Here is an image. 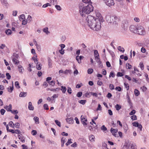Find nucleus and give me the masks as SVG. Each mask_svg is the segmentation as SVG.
<instances>
[{
  "instance_id": "obj_47",
  "label": "nucleus",
  "mask_w": 149,
  "mask_h": 149,
  "mask_svg": "<svg viewBox=\"0 0 149 149\" xmlns=\"http://www.w3.org/2000/svg\"><path fill=\"white\" fill-rule=\"evenodd\" d=\"M43 107L44 109L48 110L49 109V108L48 107V105L47 104H45L43 105Z\"/></svg>"
},
{
  "instance_id": "obj_16",
  "label": "nucleus",
  "mask_w": 149,
  "mask_h": 149,
  "mask_svg": "<svg viewBox=\"0 0 149 149\" xmlns=\"http://www.w3.org/2000/svg\"><path fill=\"white\" fill-rule=\"evenodd\" d=\"M82 116H81V122L84 125H87L86 122L87 121V119L86 118L83 117L82 118Z\"/></svg>"
},
{
  "instance_id": "obj_38",
  "label": "nucleus",
  "mask_w": 149,
  "mask_h": 149,
  "mask_svg": "<svg viewBox=\"0 0 149 149\" xmlns=\"http://www.w3.org/2000/svg\"><path fill=\"white\" fill-rule=\"evenodd\" d=\"M15 86H16V87L17 88H20V87L19 86V82L17 81L15 82Z\"/></svg>"
},
{
  "instance_id": "obj_30",
  "label": "nucleus",
  "mask_w": 149,
  "mask_h": 149,
  "mask_svg": "<svg viewBox=\"0 0 149 149\" xmlns=\"http://www.w3.org/2000/svg\"><path fill=\"white\" fill-rule=\"evenodd\" d=\"M33 120L36 123L38 124L39 123V118L38 117L35 116L33 118Z\"/></svg>"
},
{
  "instance_id": "obj_62",
  "label": "nucleus",
  "mask_w": 149,
  "mask_h": 149,
  "mask_svg": "<svg viewBox=\"0 0 149 149\" xmlns=\"http://www.w3.org/2000/svg\"><path fill=\"white\" fill-rule=\"evenodd\" d=\"M6 111L3 109H1L0 110V112L1 115H3L5 113Z\"/></svg>"
},
{
  "instance_id": "obj_27",
  "label": "nucleus",
  "mask_w": 149,
  "mask_h": 149,
  "mask_svg": "<svg viewBox=\"0 0 149 149\" xmlns=\"http://www.w3.org/2000/svg\"><path fill=\"white\" fill-rule=\"evenodd\" d=\"M43 31L47 35L50 33V32L48 31V28L47 27H46L43 29Z\"/></svg>"
},
{
  "instance_id": "obj_41",
  "label": "nucleus",
  "mask_w": 149,
  "mask_h": 149,
  "mask_svg": "<svg viewBox=\"0 0 149 149\" xmlns=\"http://www.w3.org/2000/svg\"><path fill=\"white\" fill-rule=\"evenodd\" d=\"M126 97H127V101L129 103H130L131 102V100H130V96H129V95H128V93H127V94Z\"/></svg>"
},
{
  "instance_id": "obj_24",
  "label": "nucleus",
  "mask_w": 149,
  "mask_h": 149,
  "mask_svg": "<svg viewBox=\"0 0 149 149\" xmlns=\"http://www.w3.org/2000/svg\"><path fill=\"white\" fill-rule=\"evenodd\" d=\"M13 82L12 86V87H11V86L9 87L8 88H7L8 91L10 93H11L12 92V91L13 90Z\"/></svg>"
},
{
  "instance_id": "obj_3",
  "label": "nucleus",
  "mask_w": 149,
  "mask_h": 149,
  "mask_svg": "<svg viewBox=\"0 0 149 149\" xmlns=\"http://www.w3.org/2000/svg\"><path fill=\"white\" fill-rule=\"evenodd\" d=\"M105 19L108 23H112L114 25L118 24L119 21V19L116 16H111L109 15H106Z\"/></svg>"
},
{
  "instance_id": "obj_58",
  "label": "nucleus",
  "mask_w": 149,
  "mask_h": 149,
  "mask_svg": "<svg viewBox=\"0 0 149 149\" xmlns=\"http://www.w3.org/2000/svg\"><path fill=\"white\" fill-rule=\"evenodd\" d=\"M123 75V74L122 73L118 72L117 73V76L118 77H122Z\"/></svg>"
},
{
  "instance_id": "obj_34",
  "label": "nucleus",
  "mask_w": 149,
  "mask_h": 149,
  "mask_svg": "<svg viewBox=\"0 0 149 149\" xmlns=\"http://www.w3.org/2000/svg\"><path fill=\"white\" fill-rule=\"evenodd\" d=\"M118 49L119 51L121 52H124L125 51V49L124 48L121 47V46H118Z\"/></svg>"
},
{
  "instance_id": "obj_13",
  "label": "nucleus",
  "mask_w": 149,
  "mask_h": 149,
  "mask_svg": "<svg viewBox=\"0 0 149 149\" xmlns=\"http://www.w3.org/2000/svg\"><path fill=\"white\" fill-rule=\"evenodd\" d=\"M28 108L30 110L33 111L34 110V107L32 106V103L31 102H29Z\"/></svg>"
},
{
  "instance_id": "obj_46",
  "label": "nucleus",
  "mask_w": 149,
  "mask_h": 149,
  "mask_svg": "<svg viewBox=\"0 0 149 149\" xmlns=\"http://www.w3.org/2000/svg\"><path fill=\"white\" fill-rule=\"evenodd\" d=\"M9 125L12 127H14V124L12 121H10L9 123Z\"/></svg>"
},
{
  "instance_id": "obj_43",
  "label": "nucleus",
  "mask_w": 149,
  "mask_h": 149,
  "mask_svg": "<svg viewBox=\"0 0 149 149\" xmlns=\"http://www.w3.org/2000/svg\"><path fill=\"white\" fill-rule=\"evenodd\" d=\"M139 65L141 69L142 70H143L144 68V66L143 63L142 62H140L139 63Z\"/></svg>"
},
{
  "instance_id": "obj_31",
  "label": "nucleus",
  "mask_w": 149,
  "mask_h": 149,
  "mask_svg": "<svg viewBox=\"0 0 149 149\" xmlns=\"http://www.w3.org/2000/svg\"><path fill=\"white\" fill-rule=\"evenodd\" d=\"M42 64L40 63L38 64H37L36 65V68L38 70H40L42 68Z\"/></svg>"
},
{
  "instance_id": "obj_44",
  "label": "nucleus",
  "mask_w": 149,
  "mask_h": 149,
  "mask_svg": "<svg viewBox=\"0 0 149 149\" xmlns=\"http://www.w3.org/2000/svg\"><path fill=\"white\" fill-rule=\"evenodd\" d=\"M115 76L114 73L113 72H110L109 75V77H114Z\"/></svg>"
},
{
  "instance_id": "obj_45",
  "label": "nucleus",
  "mask_w": 149,
  "mask_h": 149,
  "mask_svg": "<svg viewBox=\"0 0 149 149\" xmlns=\"http://www.w3.org/2000/svg\"><path fill=\"white\" fill-rule=\"evenodd\" d=\"M20 125V124L19 123H16L14 124V125L15 126V128L18 129L19 128Z\"/></svg>"
},
{
  "instance_id": "obj_18",
  "label": "nucleus",
  "mask_w": 149,
  "mask_h": 149,
  "mask_svg": "<svg viewBox=\"0 0 149 149\" xmlns=\"http://www.w3.org/2000/svg\"><path fill=\"white\" fill-rule=\"evenodd\" d=\"M12 61L13 63L15 64L18 65L19 63V61L15 58H13Z\"/></svg>"
},
{
  "instance_id": "obj_57",
  "label": "nucleus",
  "mask_w": 149,
  "mask_h": 149,
  "mask_svg": "<svg viewBox=\"0 0 149 149\" xmlns=\"http://www.w3.org/2000/svg\"><path fill=\"white\" fill-rule=\"evenodd\" d=\"M115 90L116 91H121L122 89L120 87L117 86L115 88Z\"/></svg>"
},
{
  "instance_id": "obj_64",
  "label": "nucleus",
  "mask_w": 149,
  "mask_h": 149,
  "mask_svg": "<svg viewBox=\"0 0 149 149\" xmlns=\"http://www.w3.org/2000/svg\"><path fill=\"white\" fill-rule=\"evenodd\" d=\"M27 20H25L24 19L22 20V24L23 25H25L27 24Z\"/></svg>"
},
{
  "instance_id": "obj_63",
  "label": "nucleus",
  "mask_w": 149,
  "mask_h": 149,
  "mask_svg": "<svg viewBox=\"0 0 149 149\" xmlns=\"http://www.w3.org/2000/svg\"><path fill=\"white\" fill-rule=\"evenodd\" d=\"M17 13V11L16 10L13 11V15L14 16H16Z\"/></svg>"
},
{
  "instance_id": "obj_23",
  "label": "nucleus",
  "mask_w": 149,
  "mask_h": 149,
  "mask_svg": "<svg viewBox=\"0 0 149 149\" xmlns=\"http://www.w3.org/2000/svg\"><path fill=\"white\" fill-rule=\"evenodd\" d=\"M5 108L6 109L7 111H11L12 110V105L11 104H10L9 106L5 107Z\"/></svg>"
},
{
  "instance_id": "obj_54",
  "label": "nucleus",
  "mask_w": 149,
  "mask_h": 149,
  "mask_svg": "<svg viewBox=\"0 0 149 149\" xmlns=\"http://www.w3.org/2000/svg\"><path fill=\"white\" fill-rule=\"evenodd\" d=\"M59 52L62 55L63 54L65 53L64 50L62 49H61L60 50H59Z\"/></svg>"
},
{
  "instance_id": "obj_60",
  "label": "nucleus",
  "mask_w": 149,
  "mask_h": 149,
  "mask_svg": "<svg viewBox=\"0 0 149 149\" xmlns=\"http://www.w3.org/2000/svg\"><path fill=\"white\" fill-rule=\"evenodd\" d=\"M71 71V70H65L64 71V74H67L68 73H70Z\"/></svg>"
},
{
  "instance_id": "obj_61",
  "label": "nucleus",
  "mask_w": 149,
  "mask_h": 149,
  "mask_svg": "<svg viewBox=\"0 0 149 149\" xmlns=\"http://www.w3.org/2000/svg\"><path fill=\"white\" fill-rule=\"evenodd\" d=\"M109 88L112 90L114 89V86L112 84H110L109 85Z\"/></svg>"
},
{
  "instance_id": "obj_51",
  "label": "nucleus",
  "mask_w": 149,
  "mask_h": 149,
  "mask_svg": "<svg viewBox=\"0 0 149 149\" xmlns=\"http://www.w3.org/2000/svg\"><path fill=\"white\" fill-rule=\"evenodd\" d=\"M131 118L133 120H136L137 119L136 116L135 115L131 116Z\"/></svg>"
},
{
  "instance_id": "obj_25",
  "label": "nucleus",
  "mask_w": 149,
  "mask_h": 149,
  "mask_svg": "<svg viewBox=\"0 0 149 149\" xmlns=\"http://www.w3.org/2000/svg\"><path fill=\"white\" fill-rule=\"evenodd\" d=\"M134 93L136 96H138L140 95V93L139 90L135 89L134 91Z\"/></svg>"
},
{
  "instance_id": "obj_40",
  "label": "nucleus",
  "mask_w": 149,
  "mask_h": 149,
  "mask_svg": "<svg viewBox=\"0 0 149 149\" xmlns=\"http://www.w3.org/2000/svg\"><path fill=\"white\" fill-rule=\"evenodd\" d=\"M93 70L91 68H89L87 70V72L88 74H91L93 73Z\"/></svg>"
},
{
  "instance_id": "obj_36",
  "label": "nucleus",
  "mask_w": 149,
  "mask_h": 149,
  "mask_svg": "<svg viewBox=\"0 0 149 149\" xmlns=\"http://www.w3.org/2000/svg\"><path fill=\"white\" fill-rule=\"evenodd\" d=\"M115 108L117 111H119L121 108V106L118 104H116L115 106Z\"/></svg>"
},
{
  "instance_id": "obj_39",
  "label": "nucleus",
  "mask_w": 149,
  "mask_h": 149,
  "mask_svg": "<svg viewBox=\"0 0 149 149\" xmlns=\"http://www.w3.org/2000/svg\"><path fill=\"white\" fill-rule=\"evenodd\" d=\"M55 122L56 124L59 127H60L61 126V123L57 120H55Z\"/></svg>"
},
{
  "instance_id": "obj_35",
  "label": "nucleus",
  "mask_w": 149,
  "mask_h": 149,
  "mask_svg": "<svg viewBox=\"0 0 149 149\" xmlns=\"http://www.w3.org/2000/svg\"><path fill=\"white\" fill-rule=\"evenodd\" d=\"M78 102L82 105H84L86 103V100H79Z\"/></svg>"
},
{
  "instance_id": "obj_22",
  "label": "nucleus",
  "mask_w": 149,
  "mask_h": 149,
  "mask_svg": "<svg viewBox=\"0 0 149 149\" xmlns=\"http://www.w3.org/2000/svg\"><path fill=\"white\" fill-rule=\"evenodd\" d=\"M32 17L30 15H29L27 19V22L28 23H30L32 21Z\"/></svg>"
},
{
  "instance_id": "obj_2",
  "label": "nucleus",
  "mask_w": 149,
  "mask_h": 149,
  "mask_svg": "<svg viewBox=\"0 0 149 149\" xmlns=\"http://www.w3.org/2000/svg\"><path fill=\"white\" fill-rule=\"evenodd\" d=\"M93 7L90 4H88L86 6H79V11L80 14L83 17H85L86 16L89 14L93 10Z\"/></svg>"
},
{
  "instance_id": "obj_26",
  "label": "nucleus",
  "mask_w": 149,
  "mask_h": 149,
  "mask_svg": "<svg viewBox=\"0 0 149 149\" xmlns=\"http://www.w3.org/2000/svg\"><path fill=\"white\" fill-rule=\"evenodd\" d=\"M61 88L60 90H61L63 93H65L67 90L66 87L63 86H61Z\"/></svg>"
},
{
  "instance_id": "obj_11",
  "label": "nucleus",
  "mask_w": 149,
  "mask_h": 149,
  "mask_svg": "<svg viewBox=\"0 0 149 149\" xmlns=\"http://www.w3.org/2000/svg\"><path fill=\"white\" fill-rule=\"evenodd\" d=\"M66 120L67 123L70 124H73L74 122L73 119L72 118H66Z\"/></svg>"
},
{
  "instance_id": "obj_50",
  "label": "nucleus",
  "mask_w": 149,
  "mask_h": 149,
  "mask_svg": "<svg viewBox=\"0 0 149 149\" xmlns=\"http://www.w3.org/2000/svg\"><path fill=\"white\" fill-rule=\"evenodd\" d=\"M6 78L8 79H10L11 77V76L8 73H7L6 74Z\"/></svg>"
},
{
  "instance_id": "obj_6",
  "label": "nucleus",
  "mask_w": 149,
  "mask_h": 149,
  "mask_svg": "<svg viewBox=\"0 0 149 149\" xmlns=\"http://www.w3.org/2000/svg\"><path fill=\"white\" fill-rule=\"evenodd\" d=\"M103 1L109 7L113 6L114 5V3L113 0H103Z\"/></svg>"
},
{
  "instance_id": "obj_32",
  "label": "nucleus",
  "mask_w": 149,
  "mask_h": 149,
  "mask_svg": "<svg viewBox=\"0 0 149 149\" xmlns=\"http://www.w3.org/2000/svg\"><path fill=\"white\" fill-rule=\"evenodd\" d=\"M19 19L21 21L22 20H23L25 19V16L24 14L21 15L19 17Z\"/></svg>"
},
{
  "instance_id": "obj_7",
  "label": "nucleus",
  "mask_w": 149,
  "mask_h": 149,
  "mask_svg": "<svg viewBox=\"0 0 149 149\" xmlns=\"http://www.w3.org/2000/svg\"><path fill=\"white\" fill-rule=\"evenodd\" d=\"M132 125L133 126L138 127V129H139L140 131H141L142 130V127L141 124H139L138 122H135L132 123Z\"/></svg>"
},
{
  "instance_id": "obj_17",
  "label": "nucleus",
  "mask_w": 149,
  "mask_h": 149,
  "mask_svg": "<svg viewBox=\"0 0 149 149\" xmlns=\"http://www.w3.org/2000/svg\"><path fill=\"white\" fill-rule=\"evenodd\" d=\"M19 139L21 141L22 143H24L25 142L24 138L23 136H22L20 135H18V136Z\"/></svg>"
},
{
  "instance_id": "obj_56",
  "label": "nucleus",
  "mask_w": 149,
  "mask_h": 149,
  "mask_svg": "<svg viewBox=\"0 0 149 149\" xmlns=\"http://www.w3.org/2000/svg\"><path fill=\"white\" fill-rule=\"evenodd\" d=\"M101 129L104 131H105L107 130V128L104 125H103L101 127Z\"/></svg>"
},
{
  "instance_id": "obj_37",
  "label": "nucleus",
  "mask_w": 149,
  "mask_h": 149,
  "mask_svg": "<svg viewBox=\"0 0 149 149\" xmlns=\"http://www.w3.org/2000/svg\"><path fill=\"white\" fill-rule=\"evenodd\" d=\"M55 7L56 9L60 11L61 10V6L59 5H58L57 4L55 5Z\"/></svg>"
},
{
  "instance_id": "obj_53",
  "label": "nucleus",
  "mask_w": 149,
  "mask_h": 149,
  "mask_svg": "<svg viewBox=\"0 0 149 149\" xmlns=\"http://www.w3.org/2000/svg\"><path fill=\"white\" fill-rule=\"evenodd\" d=\"M67 92L70 94L72 93V89L70 87H68V88Z\"/></svg>"
},
{
  "instance_id": "obj_19",
  "label": "nucleus",
  "mask_w": 149,
  "mask_h": 149,
  "mask_svg": "<svg viewBox=\"0 0 149 149\" xmlns=\"http://www.w3.org/2000/svg\"><path fill=\"white\" fill-rule=\"evenodd\" d=\"M96 60L97 62L99 64V67H102V62L100 61V58H97V59Z\"/></svg>"
},
{
  "instance_id": "obj_21",
  "label": "nucleus",
  "mask_w": 149,
  "mask_h": 149,
  "mask_svg": "<svg viewBox=\"0 0 149 149\" xmlns=\"http://www.w3.org/2000/svg\"><path fill=\"white\" fill-rule=\"evenodd\" d=\"M89 140L91 142H94L95 141V136L93 135H91L89 136Z\"/></svg>"
},
{
  "instance_id": "obj_1",
  "label": "nucleus",
  "mask_w": 149,
  "mask_h": 149,
  "mask_svg": "<svg viewBox=\"0 0 149 149\" xmlns=\"http://www.w3.org/2000/svg\"><path fill=\"white\" fill-rule=\"evenodd\" d=\"M86 21L88 26L93 31H98L101 29L102 22L95 20L94 17L90 15H87Z\"/></svg>"
},
{
  "instance_id": "obj_48",
  "label": "nucleus",
  "mask_w": 149,
  "mask_h": 149,
  "mask_svg": "<svg viewBox=\"0 0 149 149\" xmlns=\"http://www.w3.org/2000/svg\"><path fill=\"white\" fill-rule=\"evenodd\" d=\"M82 1L85 3H89L91 2V0H82Z\"/></svg>"
},
{
  "instance_id": "obj_5",
  "label": "nucleus",
  "mask_w": 149,
  "mask_h": 149,
  "mask_svg": "<svg viewBox=\"0 0 149 149\" xmlns=\"http://www.w3.org/2000/svg\"><path fill=\"white\" fill-rule=\"evenodd\" d=\"M137 32L136 33L137 34L142 35H144L145 33V32L144 29L142 26L138 25L137 26Z\"/></svg>"
},
{
  "instance_id": "obj_10",
  "label": "nucleus",
  "mask_w": 149,
  "mask_h": 149,
  "mask_svg": "<svg viewBox=\"0 0 149 149\" xmlns=\"http://www.w3.org/2000/svg\"><path fill=\"white\" fill-rule=\"evenodd\" d=\"M86 16L85 17H83L82 16H81V17L80 18V19H79V22L81 24H83L85 20H86V19H87Z\"/></svg>"
},
{
  "instance_id": "obj_42",
  "label": "nucleus",
  "mask_w": 149,
  "mask_h": 149,
  "mask_svg": "<svg viewBox=\"0 0 149 149\" xmlns=\"http://www.w3.org/2000/svg\"><path fill=\"white\" fill-rule=\"evenodd\" d=\"M126 67L128 69H131L132 67L131 65H130L129 63H127L126 64Z\"/></svg>"
},
{
  "instance_id": "obj_9",
  "label": "nucleus",
  "mask_w": 149,
  "mask_h": 149,
  "mask_svg": "<svg viewBox=\"0 0 149 149\" xmlns=\"http://www.w3.org/2000/svg\"><path fill=\"white\" fill-rule=\"evenodd\" d=\"M118 131V130L117 129H113L112 128H111L110 130V131L112 133L113 135L115 137H117V136L116 135V134H115L117 133Z\"/></svg>"
},
{
  "instance_id": "obj_52",
  "label": "nucleus",
  "mask_w": 149,
  "mask_h": 149,
  "mask_svg": "<svg viewBox=\"0 0 149 149\" xmlns=\"http://www.w3.org/2000/svg\"><path fill=\"white\" fill-rule=\"evenodd\" d=\"M82 95V92H79L77 94V96L78 97H80Z\"/></svg>"
},
{
  "instance_id": "obj_33",
  "label": "nucleus",
  "mask_w": 149,
  "mask_h": 149,
  "mask_svg": "<svg viewBox=\"0 0 149 149\" xmlns=\"http://www.w3.org/2000/svg\"><path fill=\"white\" fill-rule=\"evenodd\" d=\"M65 139L63 137L61 139L62 147H63L64 146V144L65 142L66 141Z\"/></svg>"
},
{
  "instance_id": "obj_8",
  "label": "nucleus",
  "mask_w": 149,
  "mask_h": 149,
  "mask_svg": "<svg viewBox=\"0 0 149 149\" xmlns=\"http://www.w3.org/2000/svg\"><path fill=\"white\" fill-rule=\"evenodd\" d=\"M130 29L131 32L134 33H136L137 32V26H135L134 25H131L130 27Z\"/></svg>"
},
{
  "instance_id": "obj_12",
  "label": "nucleus",
  "mask_w": 149,
  "mask_h": 149,
  "mask_svg": "<svg viewBox=\"0 0 149 149\" xmlns=\"http://www.w3.org/2000/svg\"><path fill=\"white\" fill-rule=\"evenodd\" d=\"M94 56L95 59L100 58V56L98 51L97 50H94Z\"/></svg>"
},
{
  "instance_id": "obj_4",
  "label": "nucleus",
  "mask_w": 149,
  "mask_h": 149,
  "mask_svg": "<svg viewBox=\"0 0 149 149\" xmlns=\"http://www.w3.org/2000/svg\"><path fill=\"white\" fill-rule=\"evenodd\" d=\"M95 15L97 17L95 19L97 21L102 22V23L104 21V19L99 11L98 10H96L95 11Z\"/></svg>"
},
{
  "instance_id": "obj_15",
  "label": "nucleus",
  "mask_w": 149,
  "mask_h": 149,
  "mask_svg": "<svg viewBox=\"0 0 149 149\" xmlns=\"http://www.w3.org/2000/svg\"><path fill=\"white\" fill-rule=\"evenodd\" d=\"M2 5L7 7L8 6V4L6 0H0Z\"/></svg>"
},
{
  "instance_id": "obj_28",
  "label": "nucleus",
  "mask_w": 149,
  "mask_h": 149,
  "mask_svg": "<svg viewBox=\"0 0 149 149\" xmlns=\"http://www.w3.org/2000/svg\"><path fill=\"white\" fill-rule=\"evenodd\" d=\"M12 32V31L10 29H8L5 31V33L7 35L11 34Z\"/></svg>"
},
{
  "instance_id": "obj_49",
  "label": "nucleus",
  "mask_w": 149,
  "mask_h": 149,
  "mask_svg": "<svg viewBox=\"0 0 149 149\" xmlns=\"http://www.w3.org/2000/svg\"><path fill=\"white\" fill-rule=\"evenodd\" d=\"M51 6V5L49 3H47L43 5L42 6V7L45 8L48 7V6Z\"/></svg>"
},
{
  "instance_id": "obj_20",
  "label": "nucleus",
  "mask_w": 149,
  "mask_h": 149,
  "mask_svg": "<svg viewBox=\"0 0 149 149\" xmlns=\"http://www.w3.org/2000/svg\"><path fill=\"white\" fill-rule=\"evenodd\" d=\"M27 94V92H21L19 95V96L21 97H24L26 96Z\"/></svg>"
},
{
  "instance_id": "obj_59",
  "label": "nucleus",
  "mask_w": 149,
  "mask_h": 149,
  "mask_svg": "<svg viewBox=\"0 0 149 149\" xmlns=\"http://www.w3.org/2000/svg\"><path fill=\"white\" fill-rule=\"evenodd\" d=\"M76 59L79 63H81V61H80V60H79V56L78 55L77 56H76Z\"/></svg>"
},
{
  "instance_id": "obj_55",
  "label": "nucleus",
  "mask_w": 149,
  "mask_h": 149,
  "mask_svg": "<svg viewBox=\"0 0 149 149\" xmlns=\"http://www.w3.org/2000/svg\"><path fill=\"white\" fill-rule=\"evenodd\" d=\"M31 134L33 135H35L37 134V132L36 130H33L31 131Z\"/></svg>"
},
{
  "instance_id": "obj_14",
  "label": "nucleus",
  "mask_w": 149,
  "mask_h": 149,
  "mask_svg": "<svg viewBox=\"0 0 149 149\" xmlns=\"http://www.w3.org/2000/svg\"><path fill=\"white\" fill-rule=\"evenodd\" d=\"M18 69L19 73L22 74L23 73L24 70L23 68L21 65H19L18 66Z\"/></svg>"
},
{
  "instance_id": "obj_29",
  "label": "nucleus",
  "mask_w": 149,
  "mask_h": 149,
  "mask_svg": "<svg viewBox=\"0 0 149 149\" xmlns=\"http://www.w3.org/2000/svg\"><path fill=\"white\" fill-rule=\"evenodd\" d=\"M50 1L51 3L54 5H55L58 3L57 0H50Z\"/></svg>"
}]
</instances>
